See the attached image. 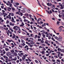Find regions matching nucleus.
<instances>
[{
    "instance_id": "f257e3e1",
    "label": "nucleus",
    "mask_w": 64,
    "mask_h": 64,
    "mask_svg": "<svg viewBox=\"0 0 64 64\" xmlns=\"http://www.w3.org/2000/svg\"><path fill=\"white\" fill-rule=\"evenodd\" d=\"M6 55L8 56H10L11 55V53L10 52H8L6 53Z\"/></svg>"
},
{
    "instance_id": "473e14b6",
    "label": "nucleus",
    "mask_w": 64,
    "mask_h": 64,
    "mask_svg": "<svg viewBox=\"0 0 64 64\" xmlns=\"http://www.w3.org/2000/svg\"><path fill=\"white\" fill-rule=\"evenodd\" d=\"M61 16L62 18H64V15H61Z\"/></svg>"
},
{
    "instance_id": "ea45409f",
    "label": "nucleus",
    "mask_w": 64,
    "mask_h": 64,
    "mask_svg": "<svg viewBox=\"0 0 64 64\" xmlns=\"http://www.w3.org/2000/svg\"><path fill=\"white\" fill-rule=\"evenodd\" d=\"M11 1V3H13V0H10Z\"/></svg>"
},
{
    "instance_id": "c9c22d12",
    "label": "nucleus",
    "mask_w": 64,
    "mask_h": 64,
    "mask_svg": "<svg viewBox=\"0 0 64 64\" xmlns=\"http://www.w3.org/2000/svg\"><path fill=\"white\" fill-rule=\"evenodd\" d=\"M11 52H12V53H14V50H12L11 51Z\"/></svg>"
},
{
    "instance_id": "f704fd0d",
    "label": "nucleus",
    "mask_w": 64,
    "mask_h": 64,
    "mask_svg": "<svg viewBox=\"0 0 64 64\" xmlns=\"http://www.w3.org/2000/svg\"><path fill=\"white\" fill-rule=\"evenodd\" d=\"M8 59V57H7V56H6V58H5L6 60H7L8 59Z\"/></svg>"
},
{
    "instance_id": "de8ad7c7",
    "label": "nucleus",
    "mask_w": 64,
    "mask_h": 64,
    "mask_svg": "<svg viewBox=\"0 0 64 64\" xmlns=\"http://www.w3.org/2000/svg\"><path fill=\"white\" fill-rule=\"evenodd\" d=\"M16 28V26H14L13 28L14 29H15Z\"/></svg>"
},
{
    "instance_id": "bb28decb",
    "label": "nucleus",
    "mask_w": 64,
    "mask_h": 64,
    "mask_svg": "<svg viewBox=\"0 0 64 64\" xmlns=\"http://www.w3.org/2000/svg\"><path fill=\"white\" fill-rule=\"evenodd\" d=\"M11 21L12 22H14V23H15L16 22L14 21V20H11Z\"/></svg>"
},
{
    "instance_id": "39448f33",
    "label": "nucleus",
    "mask_w": 64,
    "mask_h": 64,
    "mask_svg": "<svg viewBox=\"0 0 64 64\" xmlns=\"http://www.w3.org/2000/svg\"><path fill=\"white\" fill-rule=\"evenodd\" d=\"M10 30L12 32H14V30H13V29H12V28H9Z\"/></svg>"
},
{
    "instance_id": "7c9ffc66",
    "label": "nucleus",
    "mask_w": 64,
    "mask_h": 64,
    "mask_svg": "<svg viewBox=\"0 0 64 64\" xmlns=\"http://www.w3.org/2000/svg\"><path fill=\"white\" fill-rule=\"evenodd\" d=\"M62 50H64V46H62Z\"/></svg>"
},
{
    "instance_id": "680f3d73",
    "label": "nucleus",
    "mask_w": 64,
    "mask_h": 64,
    "mask_svg": "<svg viewBox=\"0 0 64 64\" xmlns=\"http://www.w3.org/2000/svg\"><path fill=\"white\" fill-rule=\"evenodd\" d=\"M38 38H40V36H38Z\"/></svg>"
},
{
    "instance_id": "37998d69",
    "label": "nucleus",
    "mask_w": 64,
    "mask_h": 64,
    "mask_svg": "<svg viewBox=\"0 0 64 64\" xmlns=\"http://www.w3.org/2000/svg\"><path fill=\"white\" fill-rule=\"evenodd\" d=\"M4 9L5 10V11H6L7 10V8H4Z\"/></svg>"
},
{
    "instance_id": "4468645a",
    "label": "nucleus",
    "mask_w": 64,
    "mask_h": 64,
    "mask_svg": "<svg viewBox=\"0 0 64 64\" xmlns=\"http://www.w3.org/2000/svg\"><path fill=\"white\" fill-rule=\"evenodd\" d=\"M51 1L52 3H54L55 2V0H51Z\"/></svg>"
},
{
    "instance_id": "0e129e2a",
    "label": "nucleus",
    "mask_w": 64,
    "mask_h": 64,
    "mask_svg": "<svg viewBox=\"0 0 64 64\" xmlns=\"http://www.w3.org/2000/svg\"><path fill=\"white\" fill-rule=\"evenodd\" d=\"M22 25H23V26H24V23H23V22H22Z\"/></svg>"
},
{
    "instance_id": "72a5a7b5",
    "label": "nucleus",
    "mask_w": 64,
    "mask_h": 64,
    "mask_svg": "<svg viewBox=\"0 0 64 64\" xmlns=\"http://www.w3.org/2000/svg\"><path fill=\"white\" fill-rule=\"evenodd\" d=\"M62 28H61L59 30V32H61V31H62Z\"/></svg>"
},
{
    "instance_id": "2f4dec72",
    "label": "nucleus",
    "mask_w": 64,
    "mask_h": 64,
    "mask_svg": "<svg viewBox=\"0 0 64 64\" xmlns=\"http://www.w3.org/2000/svg\"><path fill=\"white\" fill-rule=\"evenodd\" d=\"M64 8H63V6L61 7V8H60L61 9H63Z\"/></svg>"
},
{
    "instance_id": "a18cd8bd",
    "label": "nucleus",
    "mask_w": 64,
    "mask_h": 64,
    "mask_svg": "<svg viewBox=\"0 0 64 64\" xmlns=\"http://www.w3.org/2000/svg\"><path fill=\"white\" fill-rule=\"evenodd\" d=\"M38 4L39 5H40V6H41V4H40L39 2H38Z\"/></svg>"
},
{
    "instance_id": "ddd939ff",
    "label": "nucleus",
    "mask_w": 64,
    "mask_h": 64,
    "mask_svg": "<svg viewBox=\"0 0 64 64\" xmlns=\"http://www.w3.org/2000/svg\"><path fill=\"white\" fill-rule=\"evenodd\" d=\"M32 39V38H30V40H28V42H29L30 41H31V39Z\"/></svg>"
},
{
    "instance_id": "4be33fe9",
    "label": "nucleus",
    "mask_w": 64,
    "mask_h": 64,
    "mask_svg": "<svg viewBox=\"0 0 64 64\" xmlns=\"http://www.w3.org/2000/svg\"><path fill=\"white\" fill-rule=\"evenodd\" d=\"M40 41H41V42L42 43H44V42L43 40H40Z\"/></svg>"
},
{
    "instance_id": "9d476101",
    "label": "nucleus",
    "mask_w": 64,
    "mask_h": 64,
    "mask_svg": "<svg viewBox=\"0 0 64 64\" xmlns=\"http://www.w3.org/2000/svg\"><path fill=\"white\" fill-rule=\"evenodd\" d=\"M28 21V20H26L25 19H24V22H27V21Z\"/></svg>"
},
{
    "instance_id": "5fc2aeb1",
    "label": "nucleus",
    "mask_w": 64,
    "mask_h": 64,
    "mask_svg": "<svg viewBox=\"0 0 64 64\" xmlns=\"http://www.w3.org/2000/svg\"><path fill=\"white\" fill-rule=\"evenodd\" d=\"M12 8V10H15V8Z\"/></svg>"
},
{
    "instance_id": "58836bf2",
    "label": "nucleus",
    "mask_w": 64,
    "mask_h": 64,
    "mask_svg": "<svg viewBox=\"0 0 64 64\" xmlns=\"http://www.w3.org/2000/svg\"><path fill=\"white\" fill-rule=\"evenodd\" d=\"M20 16H22V15H23V14L22 13L20 12Z\"/></svg>"
},
{
    "instance_id": "864d4df0",
    "label": "nucleus",
    "mask_w": 64,
    "mask_h": 64,
    "mask_svg": "<svg viewBox=\"0 0 64 64\" xmlns=\"http://www.w3.org/2000/svg\"><path fill=\"white\" fill-rule=\"evenodd\" d=\"M22 58L23 61H25V59L24 58V57H22Z\"/></svg>"
},
{
    "instance_id": "cd10ccee",
    "label": "nucleus",
    "mask_w": 64,
    "mask_h": 64,
    "mask_svg": "<svg viewBox=\"0 0 64 64\" xmlns=\"http://www.w3.org/2000/svg\"><path fill=\"white\" fill-rule=\"evenodd\" d=\"M9 5H10V7H12V4H10Z\"/></svg>"
},
{
    "instance_id": "4c0bfd02",
    "label": "nucleus",
    "mask_w": 64,
    "mask_h": 64,
    "mask_svg": "<svg viewBox=\"0 0 64 64\" xmlns=\"http://www.w3.org/2000/svg\"><path fill=\"white\" fill-rule=\"evenodd\" d=\"M41 39H38V41H41Z\"/></svg>"
},
{
    "instance_id": "1a4fd4ad",
    "label": "nucleus",
    "mask_w": 64,
    "mask_h": 64,
    "mask_svg": "<svg viewBox=\"0 0 64 64\" xmlns=\"http://www.w3.org/2000/svg\"><path fill=\"white\" fill-rule=\"evenodd\" d=\"M45 35L44 34H42V36H43V38H45Z\"/></svg>"
},
{
    "instance_id": "aec40b11",
    "label": "nucleus",
    "mask_w": 64,
    "mask_h": 64,
    "mask_svg": "<svg viewBox=\"0 0 64 64\" xmlns=\"http://www.w3.org/2000/svg\"><path fill=\"white\" fill-rule=\"evenodd\" d=\"M50 53H51V50L50 52H49L48 53V54H50Z\"/></svg>"
},
{
    "instance_id": "c85d7f7f",
    "label": "nucleus",
    "mask_w": 64,
    "mask_h": 64,
    "mask_svg": "<svg viewBox=\"0 0 64 64\" xmlns=\"http://www.w3.org/2000/svg\"><path fill=\"white\" fill-rule=\"evenodd\" d=\"M55 38L56 39H57H57H58V37H57L56 36L55 37Z\"/></svg>"
},
{
    "instance_id": "e433bc0d",
    "label": "nucleus",
    "mask_w": 64,
    "mask_h": 64,
    "mask_svg": "<svg viewBox=\"0 0 64 64\" xmlns=\"http://www.w3.org/2000/svg\"><path fill=\"white\" fill-rule=\"evenodd\" d=\"M45 43L46 44H48V42L46 41H45Z\"/></svg>"
},
{
    "instance_id": "423d86ee",
    "label": "nucleus",
    "mask_w": 64,
    "mask_h": 64,
    "mask_svg": "<svg viewBox=\"0 0 64 64\" xmlns=\"http://www.w3.org/2000/svg\"><path fill=\"white\" fill-rule=\"evenodd\" d=\"M6 24H8V23H9V21L7 20H6Z\"/></svg>"
},
{
    "instance_id": "a19ab883",
    "label": "nucleus",
    "mask_w": 64,
    "mask_h": 64,
    "mask_svg": "<svg viewBox=\"0 0 64 64\" xmlns=\"http://www.w3.org/2000/svg\"><path fill=\"white\" fill-rule=\"evenodd\" d=\"M7 27H9L10 28V26H9V24H7Z\"/></svg>"
},
{
    "instance_id": "5701e85b",
    "label": "nucleus",
    "mask_w": 64,
    "mask_h": 64,
    "mask_svg": "<svg viewBox=\"0 0 64 64\" xmlns=\"http://www.w3.org/2000/svg\"><path fill=\"white\" fill-rule=\"evenodd\" d=\"M16 6H18V5H19V4L18 2H16Z\"/></svg>"
},
{
    "instance_id": "09e8293b",
    "label": "nucleus",
    "mask_w": 64,
    "mask_h": 64,
    "mask_svg": "<svg viewBox=\"0 0 64 64\" xmlns=\"http://www.w3.org/2000/svg\"><path fill=\"white\" fill-rule=\"evenodd\" d=\"M11 16H14V14L13 13H12V14Z\"/></svg>"
},
{
    "instance_id": "393cba45",
    "label": "nucleus",
    "mask_w": 64,
    "mask_h": 64,
    "mask_svg": "<svg viewBox=\"0 0 64 64\" xmlns=\"http://www.w3.org/2000/svg\"><path fill=\"white\" fill-rule=\"evenodd\" d=\"M22 43H25V42H24V41L23 40H22Z\"/></svg>"
},
{
    "instance_id": "b1692460",
    "label": "nucleus",
    "mask_w": 64,
    "mask_h": 64,
    "mask_svg": "<svg viewBox=\"0 0 64 64\" xmlns=\"http://www.w3.org/2000/svg\"><path fill=\"white\" fill-rule=\"evenodd\" d=\"M48 38L49 39H51V36H48Z\"/></svg>"
},
{
    "instance_id": "6ab92c4d",
    "label": "nucleus",
    "mask_w": 64,
    "mask_h": 64,
    "mask_svg": "<svg viewBox=\"0 0 64 64\" xmlns=\"http://www.w3.org/2000/svg\"><path fill=\"white\" fill-rule=\"evenodd\" d=\"M28 44L29 45H30L31 48L32 47V45H30V44L28 43Z\"/></svg>"
},
{
    "instance_id": "c03bdc74",
    "label": "nucleus",
    "mask_w": 64,
    "mask_h": 64,
    "mask_svg": "<svg viewBox=\"0 0 64 64\" xmlns=\"http://www.w3.org/2000/svg\"><path fill=\"white\" fill-rule=\"evenodd\" d=\"M27 11H28V13L30 12V10H29V9H28Z\"/></svg>"
},
{
    "instance_id": "49530a36",
    "label": "nucleus",
    "mask_w": 64,
    "mask_h": 64,
    "mask_svg": "<svg viewBox=\"0 0 64 64\" xmlns=\"http://www.w3.org/2000/svg\"><path fill=\"white\" fill-rule=\"evenodd\" d=\"M57 62H60V61L59 60H57Z\"/></svg>"
},
{
    "instance_id": "052dcab7",
    "label": "nucleus",
    "mask_w": 64,
    "mask_h": 64,
    "mask_svg": "<svg viewBox=\"0 0 64 64\" xmlns=\"http://www.w3.org/2000/svg\"><path fill=\"white\" fill-rule=\"evenodd\" d=\"M4 37H3V36H1L0 37V38L1 39H3Z\"/></svg>"
},
{
    "instance_id": "412c9836",
    "label": "nucleus",
    "mask_w": 64,
    "mask_h": 64,
    "mask_svg": "<svg viewBox=\"0 0 64 64\" xmlns=\"http://www.w3.org/2000/svg\"><path fill=\"white\" fill-rule=\"evenodd\" d=\"M64 50H61V52H63V53H64Z\"/></svg>"
},
{
    "instance_id": "603ef678",
    "label": "nucleus",
    "mask_w": 64,
    "mask_h": 64,
    "mask_svg": "<svg viewBox=\"0 0 64 64\" xmlns=\"http://www.w3.org/2000/svg\"><path fill=\"white\" fill-rule=\"evenodd\" d=\"M15 37H16L15 36H12V38H13V39H14V38H15Z\"/></svg>"
},
{
    "instance_id": "79ce46f5",
    "label": "nucleus",
    "mask_w": 64,
    "mask_h": 64,
    "mask_svg": "<svg viewBox=\"0 0 64 64\" xmlns=\"http://www.w3.org/2000/svg\"><path fill=\"white\" fill-rule=\"evenodd\" d=\"M54 57H55V58H58V56H54Z\"/></svg>"
},
{
    "instance_id": "dca6fc26",
    "label": "nucleus",
    "mask_w": 64,
    "mask_h": 64,
    "mask_svg": "<svg viewBox=\"0 0 64 64\" xmlns=\"http://www.w3.org/2000/svg\"><path fill=\"white\" fill-rule=\"evenodd\" d=\"M8 40V42H11V41H12L11 40Z\"/></svg>"
},
{
    "instance_id": "13d9d810",
    "label": "nucleus",
    "mask_w": 64,
    "mask_h": 64,
    "mask_svg": "<svg viewBox=\"0 0 64 64\" xmlns=\"http://www.w3.org/2000/svg\"><path fill=\"white\" fill-rule=\"evenodd\" d=\"M38 35L40 36H41V33H40L39 32L38 33Z\"/></svg>"
},
{
    "instance_id": "6e6d98bb",
    "label": "nucleus",
    "mask_w": 64,
    "mask_h": 64,
    "mask_svg": "<svg viewBox=\"0 0 64 64\" xmlns=\"http://www.w3.org/2000/svg\"><path fill=\"white\" fill-rule=\"evenodd\" d=\"M18 46L20 47V48H22V46H20V45H19Z\"/></svg>"
},
{
    "instance_id": "a878e982",
    "label": "nucleus",
    "mask_w": 64,
    "mask_h": 64,
    "mask_svg": "<svg viewBox=\"0 0 64 64\" xmlns=\"http://www.w3.org/2000/svg\"><path fill=\"white\" fill-rule=\"evenodd\" d=\"M32 22H35V20H34V18H32Z\"/></svg>"
},
{
    "instance_id": "9b49d317",
    "label": "nucleus",
    "mask_w": 64,
    "mask_h": 64,
    "mask_svg": "<svg viewBox=\"0 0 64 64\" xmlns=\"http://www.w3.org/2000/svg\"><path fill=\"white\" fill-rule=\"evenodd\" d=\"M14 6L15 7H18V6H17V5L16 4H15L14 5Z\"/></svg>"
},
{
    "instance_id": "7ed1b4c3",
    "label": "nucleus",
    "mask_w": 64,
    "mask_h": 64,
    "mask_svg": "<svg viewBox=\"0 0 64 64\" xmlns=\"http://www.w3.org/2000/svg\"><path fill=\"white\" fill-rule=\"evenodd\" d=\"M47 5L48 6H52V4L51 3H49V2L47 4Z\"/></svg>"
},
{
    "instance_id": "3c124183",
    "label": "nucleus",
    "mask_w": 64,
    "mask_h": 64,
    "mask_svg": "<svg viewBox=\"0 0 64 64\" xmlns=\"http://www.w3.org/2000/svg\"><path fill=\"white\" fill-rule=\"evenodd\" d=\"M52 59V61H53V62H55V60H53V59Z\"/></svg>"
},
{
    "instance_id": "2eb2a0df",
    "label": "nucleus",
    "mask_w": 64,
    "mask_h": 64,
    "mask_svg": "<svg viewBox=\"0 0 64 64\" xmlns=\"http://www.w3.org/2000/svg\"><path fill=\"white\" fill-rule=\"evenodd\" d=\"M18 55H19V56H20V57H22V56L21 55V54H20V53H18Z\"/></svg>"
},
{
    "instance_id": "774afa93",
    "label": "nucleus",
    "mask_w": 64,
    "mask_h": 64,
    "mask_svg": "<svg viewBox=\"0 0 64 64\" xmlns=\"http://www.w3.org/2000/svg\"><path fill=\"white\" fill-rule=\"evenodd\" d=\"M10 26L12 25V22H10Z\"/></svg>"
},
{
    "instance_id": "8fccbe9b",
    "label": "nucleus",
    "mask_w": 64,
    "mask_h": 64,
    "mask_svg": "<svg viewBox=\"0 0 64 64\" xmlns=\"http://www.w3.org/2000/svg\"><path fill=\"white\" fill-rule=\"evenodd\" d=\"M48 36H49V34H47L46 35V36L47 37H48Z\"/></svg>"
},
{
    "instance_id": "c756f323",
    "label": "nucleus",
    "mask_w": 64,
    "mask_h": 64,
    "mask_svg": "<svg viewBox=\"0 0 64 64\" xmlns=\"http://www.w3.org/2000/svg\"><path fill=\"white\" fill-rule=\"evenodd\" d=\"M23 9L24 11H26V8H23Z\"/></svg>"
},
{
    "instance_id": "e2e57ef3",
    "label": "nucleus",
    "mask_w": 64,
    "mask_h": 64,
    "mask_svg": "<svg viewBox=\"0 0 64 64\" xmlns=\"http://www.w3.org/2000/svg\"><path fill=\"white\" fill-rule=\"evenodd\" d=\"M52 11L53 12H54V10H53V9H52Z\"/></svg>"
},
{
    "instance_id": "f03ea898",
    "label": "nucleus",
    "mask_w": 64,
    "mask_h": 64,
    "mask_svg": "<svg viewBox=\"0 0 64 64\" xmlns=\"http://www.w3.org/2000/svg\"><path fill=\"white\" fill-rule=\"evenodd\" d=\"M62 37L60 36L59 37V38H58V39H57L58 40V41H62Z\"/></svg>"
},
{
    "instance_id": "20e7f679",
    "label": "nucleus",
    "mask_w": 64,
    "mask_h": 64,
    "mask_svg": "<svg viewBox=\"0 0 64 64\" xmlns=\"http://www.w3.org/2000/svg\"><path fill=\"white\" fill-rule=\"evenodd\" d=\"M14 55L15 56H16V57L17 55H17V53L15 52L14 53Z\"/></svg>"
},
{
    "instance_id": "bf43d9fd",
    "label": "nucleus",
    "mask_w": 64,
    "mask_h": 64,
    "mask_svg": "<svg viewBox=\"0 0 64 64\" xmlns=\"http://www.w3.org/2000/svg\"><path fill=\"white\" fill-rule=\"evenodd\" d=\"M59 23H60V22H59V21H58L57 22V24H59Z\"/></svg>"
},
{
    "instance_id": "69168bd1",
    "label": "nucleus",
    "mask_w": 64,
    "mask_h": 64,
    "mask_svg": "<svg viewBox=\"0 0 64 64\" xmlns=\"http://www.w3.org/2000/svg\"><path fill=\"white\" fill-rule=\"evenodd\" d=\"M42 46H45V44H42Z\"/></svg>"
},
{
    "instance_id": "6e6552de",
    "label": "nucleus",
    "mask_w": 64,
    "mask_h": 64,
    "mask_svg": "<svg viewBox=\"0 0 64 64\" xmlns=\"http://www.w3.org/2000/svg\"><path fill=\"white\" fill-rule=\"evenodd\" d=\"M58 51H61V50L60 48H58Z\"/></svg>"
},
{
    "instance_id": "a211bd4d",
    "label": "nucleus",
    "mask_w": 64,
    "mask_h": 64,
    "mask_svg": "<svg viewBox=\"0 0 64 64\" xmlns=\"http://www.w3.org/2000/svg\"><path fill=\"white\" fill-rule=\"evenodd\" d=\"M35 61L36 63H39L38 62L37 60H35Z\"/></svg>"
},
{
    "instance_id": "f8f14e48",
    "label": "nucleus",
    "mask_w": 64,
    "mask_h": 64,
    "mask_svg": "<svg viewBox=\"0 0 64 64\" xmlns=\"http://www.w3.org/2000/svg\"><path fill=\"white\" fill-rule=\"evenodd\" d=\"M16 59H17V58L16 57L15 58L13 59V60H14V61H16Z\"/></svg>"
},
{
    "instance_id": "338daca9",
    "label": "nucleus",
    "mask_w": 64,
    "mask_h": 64,
    "mask_svg": "<svg viewBox=\"0 0 64 64\" xmlns=\"http://www.w3.org/2000/svg\"><path fill=\"white\" fill-rule=\"evenodd\" d=\"M20 54L21 55H24L23 53H21Z\"/></svg>"
},
{
    "instance_id": "0eeeda50",
    "label": "nucleus",
    "mask_w": 64,
    "mask_h": 64,
    "mask_svg": "<svg viewBox=\"0 0 64 64\" xmlns=\"http://www.w3.org/2000/svg\"><path fill=\"white\" fill-rule=\"evenodd\" d=\"M5 50H6V51H9V49L7 48H6L5 49Z\"/></svg>"
},
{
    "instance_id": "f3484780",
    "label": "nucleus",
    "mask_w": 64,
    "mask_h": 64,
    "mask_svg": "<svg viewBox=\"0 0 64 64\" xmlns=\"http://www.w3.org/2000/svg\"><path fill=\"white\" fill-rule=\"evenodd\" d=\"M42 54H44V53H45V51H42Z\"/></svg>"
},
{
    "instance_id": "4d7b16f0",
    "label": "nucleus",
    "mask_w": 64,
    "mask_h": 64,
    "mask_svg": "<svg viewBox=\"0 0 64 64\" xmlns=\"http://www.w3.org/2000/svg\"><path fill=\"white\" fill-rule=\"evenodd\" d=\"M57 2H59V1H61V0H57Z\"/></svg>"
}]
</instances>
